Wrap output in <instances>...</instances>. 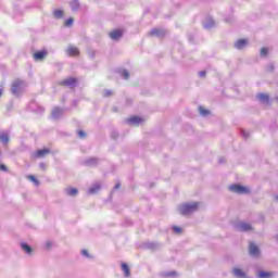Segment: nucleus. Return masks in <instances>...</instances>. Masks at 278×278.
Listing matches in <instances>:
<instances>
[{
    "mask_svg": "<svg viewBox=\"0 0 278 278\" xmlns=\"http://www.w3.org/2000/svg\"><path fill=\"white\" fill-rule=\"evenodd\" d=\"M81 255H84V257H87L88 260H92V255L88 253V250H81Z\"/></svg>",
    "mask_w": 278,
    "mask_h": 278,
    "instance_id": "nucleus-31",
    "label": "nucleus"
},
{
    "mask_svg": "<svg viewBox=\"0 0 278 278\" xmlns=\"http://www.w3.org/2000/svg\"><path fill=\"white\" fill-rule=\"evenodd\" d=\"M237 231H253V226L249 223L240 222L236 225Z\"/></svg>",
    "mask_w": 278,
    "mask_h": 278,
    "instance_id": "nucleus-5",
    "label": "nucleus"
},
{
    "mask_svg": "<svg viewBox=\"0 0 278 278\" xmlns=\"http://www.w3.org/2000/svg\"><path fill=\"white\" fill-rule=\"evenodd\" d=\"M77 189L76 188H68L65 190V194H67V197H75L77 194Z\"/></svg>",
    "mask_w": 278,
    "mask_h": 278,
    "instance_id": "nucleus-25",
    "label": "nucleus"
},
{
    "mask_svg": "<svg viewBox=\"0 0 278 278\" xmlns=\"http://www.w3.org/2000/svg\"><path fill=\"white\" fill-rule=\"evenodd\" d=\"M276 199H277V201H278V195H276Z\"/></svg>",
    "mask_w": 278,
    "mask_h": 278,
    "instance_id": "nucleus-48",
    "label": "nucleus"
},
{
    "mask_svg": "<svg viewBox=\"0 0 278 278\" xmlns=\"http://www.w3.org/2000/svg\"><path fill=\"white\" fill-rule=\"evenodd\" d=\"M229 191L235 192L236 194H247V192H249V189L240 185H231L229 187Z\"/></svg>",
    "mask_w": 278,
    "mask_h": 278,
    "instance_id": "nucleus-4",
    "label": "nucleus"
},
{
    "mask_svg": "<svg viewBox=\"0 0 278 278\" xmlns=\"http://www.w3.org/2000/svg\"><path fill=\"white\" fill-rule=\"evenodd\" d=\"M62 116H64V109L55 106L52 110V118H54V121H58V118H62Z\"/></svg>",
    "mask_w": 278,
    "mask_h": 278,
    "instance_id": "nucleus-6",
    "label": "nucleus"
},
{
    "mask_svg": "<svg viewBox=\"0 0 278 278\" xmlns=\"http://www.w3.org/2000/svg\"><path fill=\"white\" fill-rule=\"evenodd\" d=\"M122 270L125 277H129L131 275V273L129 271V265H127V263L122 264Z\"/></svg>",
    "mask_w": 278,
    "mask_h": 278,
    "instance_id": "nucleus-23",
    "label": "nucleus"
},
{
    "mask_svg": "<svg viewBox=\"0 0 278 278\" xmlns=\"http://www.w3.org/2000/svg\"><path fill=\"white\" fill-rule=\"evenodd\" d=\"M214 25H215L214 18H212V17H206L205 21L203 22L204 29H212V27H214Z\"/></svg>",
    "mask_w": 278,
    "mask_h": 278,
    "instance_id": "nucleus-12",
    "label": "nucleus"
},
{
    "mask_svg": "<svg viewBox=\"0 0 278 278\" xmlns=\"http://www.w3.org/2000/svg\"><path fill=\"white\" fill-rule=\"evenodd\" d=\"M127 123L129 125H138L139 123H142V119H141V117L132 116V117L127 119Z\"/></svg>",
    "mask_w": 278,
    "mask_h": 278,
    "instance_id": "nucleus-18",
    "label": "nucleus"
},
{
    "mask_svg": "<svg viewBox=\"0 0 278 278\" xmlns=\"http://www.w3.org/2000/svg\"><path fill=\"white\" fill-rule=\"evenodd\" d=\"M77 84H79V80L75 77H68L59 83L60 86H66L67 88H77Z\"/></svg>",
    "mask_w": 278,
    "mask_h": 278,
    "instance_id": "nucleus-3",
    "label": "nucleus"
},
{
    "mask_svg": "<svg viewBox=\"0 0 278 278\" xmlns=\"http://www.w3.org/2000/svg\"><path fill=\"white\" fill-rule=\"evenodd\" d=\"M0 170H2L3 173H8V166H5L4 164H0Z\"/></svg>",
    "mask_w": 278,
    "mask_h": 278,
    "instance_id": "nucleus-40",
    "label": "nucleus"
},
{
    "mask_svg": "<svg viewBox=\"0 0 278 278\" xmlns=\"http://www.w3.org/2000/svg\"><path fill=\"white\" fill-rule=\"evenodd\" d=\"M121 188V182H117L115 186H114V190H118Z\"/></svg>",
    "mask_w": 278,
    "mask_h": 278,
    "instance_id": "nucleus-45",
    "label": "nucleus"
},
{
    "mask_svg": "<svg viewBox=\"0 0 278 278\" xmlns=\"http://www.w3.org/2000/svg\"><path fill=\"white\" fill-rule=\"evenodd\" d=\"M45 247H46V249L49 251V249H51V248L53 247V242L47 241V242L45 243Z\"/></svg>",
    "mask_w": 278,
    "mask_h": 278,
    "instance_id": "nucleus-38",
    "label": "nucleus"
},
{
    "mask_svg": "<svg viewBox=\"0 0 278 278\" xmlns=\"http://www.w3.org/2000/svg\"><path fill=\"white\" fill-rule=\"evenodd\" d=\"M47 50H41V51H38V52H35L34 53V60L35 62H42V60H45V58H47Z\"/></svg>",
    "mask_w": 278,
    "mask_h": 278,
    "instance_id": "nucleus-7",
    "label": "nucleus"
},
{
    "mask_svg": "<svg viewBox=\"0 0 278 278\" xmlns=\"http://www.w3.org/2000/svg\"><path fill=\"white\" fill-rule=\"evenodd\" d=\"M199 112H200L201 116H208V114H210V111L203 106H199Z\"/></svg>",
    "mask_w": 278,
    "mask_h": 278,
    "instance_id": "nucleus-28",
    "label": "nucleus"
},
{
    "mask_svg": "<svg viewBox=\"0 0 278 278\" xmlns=\"http://www.w3.org/2000/svg\"><path fill=\"white\" fill-rule=\"evenodd\" d=\"M28 179L35 184V186H40V181L36 178V176H28Z\"/></svg>",
    "mask_w": 278,
    "mask_h": 278,
    "instance_id": "nucleus-29",
    "label": "nucleus"
},
{
    "mask_svg": "<svg viewBox=\"0 0 278 278\" xmlns=\"http://www.w3.org/2000/svg\"><path fill=\"white\" fill-rule=\"evenodd\" d=\"M111 138H112L113 140H116V138H118V131L113 130V131L111 132Z\"/></svg>",
    "mask_w": 278,
    "mask_h": 278,
    "instance_id": "nucleus-34",
    "label": "nucleus"
},
{
    "mask_svg": "<svg viewBox=\"0 0 278 278\" xmlns=\"http://www.w3.org/2000/svg\"><path fill=\"white\" fill-rule=\"evenodd\" d=\"M164 277H176L177 273L176 271H170V273H165L163 274Z\"/></svg>",
    "mask_w": 278,
    "mask_h": 278,
    "instance_id": "nucleus-32",
    "label": "nucleus"
},
{
    "mask_svg": "<svg viewBox=\"0 0 278 278\" xmlns=\"http://www.w3.org/2000/svg\"><path fill=\"white\" fill-rule=\"evenodd\" d=\"M0 142L8 144V142H10V135L8 132H0Z\"/></svg>",
    "mask_w": 278,
    "mask_h": 278,
    "instance_id": "nucleus-17",
    "label": "nucleus"
},
{
    "mask_svg": "<svg viewBox=\"0 0 278 278\" xmlns=\"http://www.w3.org/2000/svg\"><path fill=\"white\" fill-rule=\"evenodd\" d=\"M256 99H258V101H261V103H264L265 105H268V103H270V96L266 93H258L256 96Z\"/></svg>",
    "mask_w": 278,
    "mask_h": 278,
    "instance_id": "nucleus-9",
    "label": "nucleus"
},
{
    "mask_svg": "<svg viewBox=\"0 0 278 278\" xmlns=\"http://www.w3.org/2000/svg\"><path fill=\"white\" fill-rule=\"evenodd\" d=\"M261 55L262 56L268 55V48H262L261 49Z\"/></svg>",
    "mask_w": 278,
    "mask_h": 278,
    "instance_id": "nucleus-33",
    "label": "nucleus"
},
{
    "mask_svg": "<svg viewBox=\"0 0 278 278\" xmlns=\"http://www.w3.org/2000/svg\"><path fill=\"white\" fill-rule=\"evenodd\" d=\"M124 79H129V72L127 70L119 71Z\"/></svg>",
    "mask_w": 278,
    "mask_h": 278,
    "instance_id": "nucleus-30",
    "label": "nucleus"
},
{
    "mask_svg": "<svg viewBox=\"0 0 278 278\" xmlns=\"http://www.w3.org/2000/svg\"><path fill=\"white\" fill-rule=\"evenodd\" d=\"M77 136L78 138H86V132L84 130H78Z\"/></svg>",
    "mask_w": 278,
    "mask_h": 278,
    "instance_id": "nucleus-36",
    "label": "nucleus"
},
{
    "mask_svg": "<svg viewBox=\"0 0 278 278\" xmlns=\"http://www.w3.org/2000/svg\"><path fill=\"white\" fill-rule=\"evenodd\" d=\"M25 88H27V83H25V80L15 79L12 83L11 92L14 97H21V94L25 92Z\"/></svg>",
    "mask_w": 278,
    "mask_h": 278,
    "instance_id": "nucleus-1",
    "label": "nucleus"
},
{
    "mask_svg": "<svg viewBox=\"0 0 278 278\" xmlns=\"http://www.w3.org/2000/svg\"><path fill=\"white\" fill-rule=\"evenodd\" d=\"M150 36H156V38H164L166 36V30L160 28H153L150 31Z\"/></svg>",
    "mask_w": 278,
    "mask_h": 278,
    "instance_id": "nucleus-8",
    "label": "nucleus"
},
{
    "mask_svg": "<svg viewBox=\"0 0 278 278\" xmlns=\"http://www.w3.org/2000/svg\"><path fill=\"white\" fill-rule=\"evenodd\" d=\"M267 71H270V72L275 71V64H269L267 66Z\"/></svg>",
    "mask_w": 278,
    "mask_h": 278,
    "instance_id": "nucleus-43",
    "label": "nucleus"
},
{
    "mask_svg": "<svg viewBox=\"0 0 278 278\" xmlns=\"http://www.w3.org/2000/svg\"><path fill=\"white\" fill-rule=\"evenodd\" d=\"M103 97H112V90H104Z\"/></svg>",
    "mask_w": 278,
    "mask_h": 278,
    "instance_id": "nucleus-39",
    "label": "nucleus"
},
{
    "mask_svg": "<svg viewBox=\"0 0 278 278\" xmlns=\"http://www.w3.org/2000/svg\"><path fill=\"white\" fill-rule=\"evenodd\" d=\"M232 274L237 278H249V276H247V273H244V270H242L241 268H238V267H235L232 269Z\"/></svg>",
    "mask_w": 278,
    "mask_h": 278,
    "instance_id": "nucleus-10",
    "label": "nucleus"
},
{
    "mask_svg": "<svg viewBox=\"0 0 278 278\" xmlns=\"http://www.w3.org/2000/svg\"><path fill=\"white\" fill-rule=\"evenodd\" d=\"M3 94V89L0 88V97Z\"/></svg>",
    "mask_w": 278,
    "mask_h": 278,
    "instance_id": "nucleus-47",
    "label": "nucleus"
},
{
    "mask_svg": "<svg viewBox=\"0 0 278 278\" xmlns=\"http://www.w3.org/2000/svg\"><path fill=\"white\" fill-rule=\"evenodd\" d=\"M199 210V202L185 203L178 207V212L181 216H189V214H194Z\"/></svg>",
    "mask_w": 278,
    "mask_h": 278,
    "instance_id": "nucleus-2",
    "label": "nucleus"
},
{
    "mask_svg": "<svg viewBox=\"0 0 278 278\" xmlns=\"http://www.w3.org/2000/svg\"><path fill=\"white\" fill-rule=\"evenodd\" d=\"M101 190V184L96 182L91 188L88 190V194H97Z\"/></svg>",
    "mask_w": 278,
    "mask_h": 278,
    "instance_id": "nucleus-15",
    "label": "nucleus"
},
{
    "mask_svg": "<svg viewBox=\"0 0 278 278\" xmlns=\"http://www.w3.org/2000/svg\"><path fill=\"white\" fill-rule=\"evenodd\" d=\"M241 136L247 140V138H249V132L241 130Z\"/></svg>",
    "mask_w": 278,
    "mask_h": 278,
    "instance_id": "nucleus-41",
    "label": "nucleus"
},
{
    "mask_svg": "<svg viewBox=\"0 0 278 278\" xmlns=\"http://www.w3.org/2000/svg\"><path fill=\"white\" fill-rule=\"evenodd\" d=\"M39 168H41V170H47V164L46 163H40Z\"/></svg>",
    "mask_w": 278,
    "mask_h": 278,
    "instance_id": "nucleus-42",
    "label": "nucleus"
},
{
    "mask_svg": "<svg viewBox=\"0 0 278 278\" xmlns=\"http://www.w3.org/2000/svg\"><path fill=\"white\" fill-rule=\"evenodd\" d=\"M71 5V9L74 11V12H77V10H79V1L77 0H74L70 3Z\"/></svg>",
    "mask_w": 278,
    "mask_h": 278,
    "instance_id": "nucleus-26",
    "label": "nucleus"
},
{
    "mask_svg": "<svg viewBox=\"0 0 278 278\" xmlns=\"http://www.w3.org/2000/svg\"><path fill=\"white\" fill-rule=\"evenodd\" d=\"M250 255H253L254 257H257V255H260V248H257L255 243H250Z\"/></svg>",
    "mask_w": 278,
    "mask_h": 278,
    "instance_id": "nucleus-14",
    "label": "nucleus"
},
{
    "mask_svg": "<svg viewBox=\"0 0 278 278\" xmlns=\"http://www.w3.org/2000/svg\"><path fill=\"white\" fill-rule=\"evenodd\" d=\"M100 160L98 157H90L84 161L85 166H99Z\"/></svg>",
    "mask_w": 278,
    "mask_h": 278,
    "instance_id": "nucleus-11",
    "label": "nucleus"
},
{
    "mask_svg": "<svg viewBox=\"0 0 278 278\" xmlns=\"http://www.w3.org/2000/svg\"><path fill=\"white\" fill-rule=\"evenodd\" d=\"M50 153H51V150L49 149L38 150L36 152V157H45V155H49Z\"/></svg>",
    "mask_w": 278,
    "mask_h": 278,
    "instance_id": "nucleus-19",
    "label": "nucleus"
},
{
    "mask_svg": "<svg viewBox=\"0 0 278 278\" xmlns=\"http://www.w3.org/2000/svg\"><path fill=\"white\" fill-rule=\"evenodd\" d=\"M173 231L174 233H181V228L177 227V226H173Z\"/></svg>",
    "mask_w": 278,
    "mask_h": 278,
    "instance_id": "nucleus-37",
    "label": "nucleus"
},
{
    "mask_svg": "<svg viewBox=\"0 0 278 278\" xmlns=\"http://www.w3.org/2000/svg\"><path fill=\"white\" fill-rule=\"evenodd\" d=\"M146 248H148L150 251H157V249H160V243L149 242L146 243Z\"/></svg>",
    "mask_w": 278,
    "mask_h": 278,
    "instance_id": "nucleus-21",
    "label": "nucleus"
},
{
    "mask_svg": "<svg viewBox=\"0 0 278 278\" xmlns=\"http://www.w3.org/2000/svg\"><path fill=\"white\" fill-rule=\"evenodd\" d=\"M68 55H79V49L77 47L70 46L67 48Z\"/></svg>",
    "mask_w": 278,
    "mask_h": 278,
    "instance_id": "nucleus-20",
    "label": "nucleus"
},
{
    "mask_svg": "<svg viewBox=\"0 0 278 278\" xmlns=\"http://www.w3.org/2000/svg\"><path fill=\"white\" fill-rule=\"evenodd\" d=\"M249 45V41L247 39H240L235 43V49H244Z\"/></svg>",
    "mask_w": 278,
    "mask_h": 278,
    "instance_id": "nucleus-16",
    "label": "nucleus"
},
{
    "mask_svg": "<svg viewBox=\"0 0 278 278\" xmlns=\"http://www.w3.org/2000/svg\"><path fill=\"white\" fill-rule=\"evenodd\" d=\"M110 38L112 40H121L123 38V31L121 30H113L110 33Z\"/></svg>",
    "mask_w": 278,
    "mask_h": 278,
    "instance_id": "nucleus-13",
    "label": "nucleus"
},
{
    "mask_svg": "<svg viewBox=\"0 0 278 278\" xmlns=\"http://www.w3.org/2000/svg\"><path fill=\"white\" fill-rule=\"evenodd\" d=\"M223 162H225V159L220 157L219 159V164H223Z\"/></svg>",
    "mask_w": 278,
    "mask_h": 278,
    "instance_id": "nucleus-46",
    "label": "nucleus"
},
{
    "mask_svg": "<svg viewBox=\"0 0 278 278\" xmlns=\"http://www.w3.org/2000/svg\"><path fill=\"white\" fill-rule=\"evenodd\" d=\"M257 277L258 278H271L273 277V273L261 270V271L257 273Z\"/></svg>",
    "mask_w": 278,
    "mask_h": 278,
    "instance_id": "nucleus-22",
    "label": "nucleus"
},
{
    "mask_svg": "<svg viewBox=\"0 0 278 278\" xmlns=\"http://www.w3.org/2000/svg\"><path fill=\"white\" fill-rule=\"evenodd\" d=\"M205 75H206L205 71L199 72V77H205Z\"/></svg>",
    "mask_w": 278,
    "mask_h": 278,
    "instance_id": "nucleus-44",
    "label": "nucleus"
},
{
    "mask_svg": "<svg viewBox=\"0 0 278 278\" xmlns=\"http://www.w3.org/2000/svg\"><path fill=\"white\" fill-rule=\"evenodd\" d=\"M21 247H22V250H24L27 253V255H31L34 250L29 247V244L22 243Z\"/></svg>",
    "mask_w": 278,
    "mask_h": 278,
    "instance_id": "nucleus-24",
    "label": "nucleus"
},
{
    "mask_svg": "<svg viewBox=\"0 0 278 278\" xmlns=\"http://www.w3.org/2000/svg\"><path fill=\"white\" fill-rule=\"evenodd\" d=\"M73 25V17H70L66 22H65V27H71Z\"/></svg>",
    "mask_w": 278,
    "mask_h": 278,
    "instance_id": "nucleus-35",
    "label": "nucleus"
},
{
    "mask_svg": "<svg viewBox=\"0 0 278 278\" xmlns=\"http://www.w3.org/2000/svg\"><path fill=\"white\" fill-rule=\"evenodd\" d=\"M53 16H54V18H64V11H62V10H54Z\"/></svg>",
    "mask_w": 278,
    "mask_h": 278,
    "instance_id": "nucleus-27",
    "label": "nucleus"
}]
</instances>
